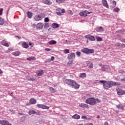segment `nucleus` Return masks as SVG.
<instances>
[{"instance_id":"21","label":"nucleus","mask_w":125,"mask_h":125,"mask_svg":"<svg viewBox=\"0 0 125 125\" xmlns=\"http://www.w3.org/2000/svg\"><path fill=\"white\" fill-rule=\"evenodd\" d=\"M29 103L31 104H36L37 103V100L34 98H31L29 101Z\"/></svg>"},{"instance_id":"16","label":"nucleus","mask_w":125,"mask_h":125,"mask_svg":"<svg viewBox=\"0 0 125 125\" xmlns=\"http://www.w3.org/2000/svg\"><path fill=\"white\" fill-rule=\"evenodd\" d=\"M102 2L103 5L106 8H109V5H108V3L107 2V0H102Z\"/></svg>"},{"instance_id":"12","label":"nucleus","mask_w":125,"mask_h":125,"mask_svg":"<svg viewBox=\"0 0 125 125\" xmlns=\"http://www.w3.org/2000/svg\"><path fill=\"white\" fill-rule=\"evenodd\" d=\"M79 107L83 108V109H89V106L88 105V104L83 103L80 104Z\"/></svg>"},{"instance_id":"22","label":"nucleus","mask_w":125,"mask_h":125,"mask_svg":"<svg viewBox=\"0 0 125 125\" xmlns=\"http://www.w3.org/2000/svg\"><path fill=\"white\" fill-rule=\"evenodd\" d=\"M22 47L23 48H28L29 47V44L26 42H23L22 44Z\"/></svg>"},{"instance_id":"18","label":"nucleus","mask_w":125,"mask_h":125,"mask_svg":"<svg viewBox=\"0 0 125 125\" xmlns=\"http://www.w3.org/2000/svg\"><path fill=\"white\" fill-rule=\"evenodd\" d=\"M1 44L2 45H3L4 46H6V47H9V44L8 43L6 42V41L3 40L1 42Z\"/></svg>"},{"instance_id":"43","label":"nucleus","mask_w":125,"mask_h":125,"mask_svg":"<svg viewBox=\"0 0 125 125\" xmlns=\"http://www.w3.org/2000/svg\"><path fill=\"white\" fill-rule=\"evenodd\" d=\"M112 2H113L114 7H116V6L117 5V2H116V1L113 0Z\"/></svg>"},{"instance_id":"64","label":"nucleus","mask_w":125,"mask_h":125,"mask_svg":"<svg viewBox=\"0 0 125 125\" xmlns=\"http://www.w3.org/2000/svg\"><path fill=\"white\" fill-rule=\"evenodd\" d=\"M32 44H33V43L32 42H29V45H32Z\"/></svg>"},{"instance_id":"57","label":"nucleus","mask_w":125,"mask_h":125,"mask_svg":"<svg viewBox=\"0 0 125 125\" xmlns=\"http://www.w3.org/2000/svg\"><path fill=\"white\" fill-rule=\"evenodd\" d=\"M45 50L46 51H50V49H49V48H45Z\"/></svg>"},{"instance_id":"44","label":"nucleus","mask_w":125,"mask_h":125,"mask_svg":"<svg viewBox=\"0 0 125 125\" xmlns=\"http://www.w3.org/2000/svg\"><path fill=\"white\" fill-rule=\"evenodd\" d=\"M73 64V61H69L67 62V65H72Z\"/></svg>"},{"instance_id":"41","label":"nucleus","mask_w":125,"mask_h":125,"mask_svg":"<svg viewBox=\"0 0 125 125\" xmlns=\"http://www.w3.org/2000/svg\"><path fill=\"white\" fill-rule=\"evenodd\" d=\"M51 62V60L50 59H47L45 61V63H50Z\"/></svg>"},{"instance_id":"32","label":"nucleus","mask_w":125,"mask_h":125,"mask_svg":"<svg viewBox=\"0 0 125 125\" xmlns=\"http://www.w3.org/2000/svg\"><path fill=\"white\" fill-rule=\"evenodd\" d=\"M28 114L29 115H34V114H36V111H35V110H29L28 111Z\"/></svg>"},{"instance_id":"42","label":"nucleus","mask_w":125,"mask_h":125,"mask_svg":"<svg viewBox=\"0 0 125 125\" xmlns=\"http://www.w3.org/2000/svg\"><path fill=\"white\" fill-rule=\"evenodd\" d=\"M96 103H100L101 102V101L99 99H95Z\"/></svg>"},{"instance_id":"60","label":"nucleus","mask_w":125,"mask_h":125,"mask_svg":"<svg viewBox=\"0 0 125 125\" xmlns=\"http://www.w3.org/2000/svg\"><path fill=\"white\" fill-rule=\"evenodd\" d=\"M86 120L87 121H90V120H91V119L90 118L86 117Z\"/></svg>"},{"instance_id":"47","label":"nucleus","mask_w":125,"mask_h":125,"mask_svg":"<svg viewBox=\"0 0 125 125\" xmlns=\"http://www.w3.org/2000/svg\"><path fill=\"white\" fill-rule=\"evenodd\" d=\"M76 55H77V56H81V52L77 51L76 52Z\"/></svg>"},{"instance_id":"33","label":"nucleus","mask_w":125,"mask_h":125,"mask_svg":"<svg viewBox=\"0 0 125 125\" xmlns=\"http://www.w3.org/2000/svg\"><path fill=\"white\" fill-rule=\"evenodd\" d=\"M65 2V0H56V2L58 3H63V2Z\"/></svg>"},{"instance_id":"34","label":"nucleus","mask_w":125,"mask_h":125,"mask_svg":"<svg viewBox=\"0 0 125 125\" xmlns=\"http://www.w3.org/2000/svg\"><path fill=\"white\" fill-rule=\"evenodd\" d=\"M49 89L51 90V91L52 92H53V93L56 92V90H55V89H54L53 87H50Z\"/></svg>"},{"instance_id":"62","label":"nucleus","mask_w":125,"mask_h":125,"mask_svg":"<svg viewBox=\"0 0 125 125\" xmlns=\"http://www.w3.org/2000/svg\"><path fill=\"white\" fill-rule=\"evenodd\" d=\"M120 32H123V33H125V29H122V30H121Z\"/></svg>"},{"instance_id":"28","label":"nucleus","mask_w":125,"mask_h":125,"mask_svg":"<svg viewBox=\"0 0 125 125\" xmlns=\"http://www.w3.org/2000/svg\"><path fill=\"white\" fill-rule=\"evenodd\" d=\"M80 77L82 78V79H84V78L86 77V74L85 73H80Z\"/></svg>"},{"instance_id":"49","label":"nucleus","mask_w":125,"mask_h":125,"mask_svg":"<svg viewBox=\"0 0 125 125\" xmlns=\"http://www.w3.org/2000/svg\"><path fill=\"white\" fill-rule=\"evenodd\" d=\"M29 81H31L32 82H35V81H36V79H35V78H30L29 79Z\"/></svg>"},{"instance_id":"26","label":"nucleus","mask_w":125,"mask_h":125,"mask_svg":"<svg viewBox=\"0 0 125 125\" xmlns=\"http://www.w3.org/2000/svg\"><path fill=\"white\" fill-rule=\"evenodd\" d=\"M59 27V25L57 23H54L52 24V28L54 29H56Z\"/></svg>"},{"instance_id":"20","label":"nucleus","mask_w":125,"mask_h":125,"mask_svg":"<svg viewBox=\"0 0 125 125\" xmlns=\"http://www.w3.org/2000/svg\"><path fill=\"white\" fill-rule=\"evenodd\" d=\"M97 32L99 33H102V32H104V28L101 26H100L99 28H96Z\"/></svg>"},{"instance_id":"53","label":"nucleus","mask_w":125,"mask_h":125,"mask_svg":"<svg viewBox=\"0 0 125 125\" xmlns=\"http://www.w3.org/2000/svg\"><path fill=\"white\" fill-rule=\"evenodd\" d=\"M106 82L105 81L101 80L100 81V83H103V85H104V83Z\"/></svg>"},{"instance_id":"50","label":"nucleus","mask_w":125,"mask_h":125,"mask_svg":"<svg viewBox=\"0 0 125 125\" xmlns=\"http://www.w3.org/2000/svg\"><path fill=\"white\" fill-rule=\"evenodd\" d=\"M54 59H55V58L53 56H52L51 58V61H54Z\"/></svg>"},{"instance_id":"31","label":"nucleus","mask_w":125,"mask_h":125,"mask_svg":"<svg viewBox=\"0 0 125 125\" xmlns=\"http://www.w3.org/2000/svg\"><path fill=\"white\" fill-rule=\"evenodd\" d=\"M57 42L54 40H51L49 42V44H56L57 43Z\"/></svg>"},{"instance_id":"46","label":"nucleus","mask_w":125,"mask_h":125,"mask_svg":"<svg viewBox=\"0 0 125 125\" xmlns=\"http://www.w3.org/2000/svg\"><path fill=\"white\" fill-rule=\"evenodd\" d=\"M44 22H49V19L48 18H45L44 19Z\"/></svg>"},{"instance_id":"19","label":"nucleus","mask_w":125,"mask_h":125,"mask_svg":"<svg viewBox=\"0 0 125 125\" xmlns=\"http://www.w3.org/2000/svg\"><path fill=\"white\" fill-rule=\"evenodd\" d=\"M116 46H119V47H122V48H124L125 47V44L124 43H121L120 42H116L115 43Z\"/></svg>"},{"instance_id":"56","label":"nucleus","mask_w":125,"mask_h":125,"mask_svg":"<svg viewBox=\"0 0 125 125\" xmlns=\"http://www.w3.org/2000/svg\"><path fill=\"white\" fill-rule=\"evenodd\" d=\"M104 125H109V123H108V122H105Z\"/></svg>"},{"instance_id":"8","label":"nucleus","mask_w":125,"mask_h":125,"mask_svg":"<svg viewBox=\"0 0 125 125\" xmlns=\"http://www.w3.org/2000/svg\"><path fill=\"white\" fill-rule=\"evenodd\" d=\"M37 106L41 109H46V110H48V109H49V106L43 104H37Z\"/></svg>"},{"instance_id":"25","label":"nucleus","mask_w":125,"mask_h":125,"mask_svg":"<svg viewBox=\"0 0 125 125\" xmlns=\"http://www.w3.org/2000/svg\"><path fill=\"white\" fill-rule=\"evenodd\" d=\"M27 15L28 17V18H29V19H31V18H32V17H33V13L28 11L27 13Z\"/></svg>"},{"instance_id":"35","label":"nucleus","mask_w":125,"mask_h":125,"mask_svg":"<svg viewBox=\"0 0 125 125\" xmlns=\"http://www.w3.org/2000/svg\"><path fill=\"white\" fill-rule=\"evenodd\" d=\"M113 11L114 12H119L120 11V8H118V7H116L113 9Z\"/></svg>"},{"instance_id":"13","label":"nucleus","mask_w":125,"mask_h":125,"mask_svg":"<svg viewBox=\"0 0 125 125\" xmlns=\"http://www.w3.org/2000/svg\"><path fill=\"white\" fill-rule=\"evenodd\" d=\"M37 30H42L43 28V23L40 22L38 23L36 25Z\"/></svg>"},{"instance_id":"30","label":"nucleus","mask_w":125,"mask_h":125,"mask_svg":"<svg viewBox=\"0 0 125 125\" xmlns=\"http://www.w3.org/2000/svg\"><path fill=\"white\" fill-rule=\"evenodd\" d=\"M96 38L97 42H102L103 41V39L99 36H96Z\"/></svg>"},{"instance_id":"15","label":"nucleus","mask_w":125,"mask_h":125,"mask_svg":"<svg viewBox=\"0 0 125 125\" xmlns=\"http://www.w3.org/2000/svg\"><path fill=\"white\" fill-rule=\"evenodd\" d=\"M43 18L42 16L41 15L36 16L34 17L35 21H40V20H42Z\"/></svg>"},{"instance_id":"58","label":"nucleus","mask_w":125,"mask_h":125,"mask_svg":"<svg viewBox=\"0 0 125 125\" xmlns=\"http://www.w3.org/2000/svg\"><path fill=\"white\" fill-rule=\"evenodd\" d=\"M2 71L1 70V69H0V76H1L2 75Z\"/></svg>"},{"instance_id":"29","label":"nucleus","mask_w":125,"mask_h":125,"mask_svg":"<svg viewBox=\"0 0 125 125\" xmlns=\"http://www.w3.org/2000/svg\"><path fill=\"white\" fill-rule=\"evenodd\" d=\"M36 58H35V57H31L29 58H27L26 59V60H28V61H32V60H36Z\"/></svg>"},{"instance_id":"55","label":"nucleus","mask_w":125,"mask_h":125,"mask_svg":"<svg viewBox=\"0 0 125 125\" xmlns=\"http://www.w3.org/2000/svg\"><path fill=\"white\" fill-rule=\"evenodd\" d=\"M3 10H2V9L0 10V15H2V11Z\"/></svg>"},{"instance_id":"52","label":"nucleus","mask_w":125,"mask_h":125,"mask_svg":"<svg viewBox=\"0 0 125 125\" xmlns=\"http://www.w3.org/2000/svg\"><path fill=\"white\" fill-rule=\"evenodd\" d=\"M81 118L83 120H86V116H82Z\"/></svg>"},{"instance_id":"63","label":"nucleus","mask_w":125,"mask_h":125,"mask_svg":"<svg viewBox=\"0 0 125 125\" xmlns=\"http://www.w3.org/2000/svg\"><path fill=\"white\" fill-rule=\"evenodd\" d=\"M29 105H31V104L28 103L26 104V106H29Z\"/></svg>"},{"instance_id":"4","label":"nucleus","mask_w":125,"mask_h":125,"mask_svg":"<svg viewBox=\"0 0 125 125\" xmlns=\"http://www.w3.org/2000/svg\"><path fill=\"white\" fill-rule=\"evenodd\" d=\"M56 11V14L57 15H59L60 16L62 15V13H65V10L64 9L61 10V8H57Z\"/></svg>"},{"instance_id":"2","label":"nucleus","mask_w":125,"mask_h":125,"mask_svg":"<svg viewBox=\"0 0 125 125\" xmlns=\"http://www.w3.org/2000/svg\"><path fill=\"white\" fill-rule=\"evenodd\" d=\"M85 103L86 104H89L91 106H94L96 104V101H95V98H89L85 100Z\"/></svg>"},{"instance_id":"36","label":"nucleus","mask_w":125,"mask_h":125,"mask_svg":"<svg viewBox=\"0 0 125 125\" xmlns=\"http://www.w3.org/2000/svg\"><path fill=\"white\" fill-rule=\"evenodd\" d=\"M110 68V66L109 65H105L102 68L103 71H105V69H109Z\"/></svg>"},{"instance_id":"10","label":"nucleus","mask_w":125,"mask_h":125,"mask_svg":"<svg viewBox=\"0 0 125 125\" xmlns=\"http://www.w3.org/2000/svg\"><path fill=\"white\" fill-rule=\"evenodd\" d=\"M86 64L87 67L89 68V69H93V63H92L90 61H87L86 62Z\"/></svg>"},{"instance_id":"11","label":"nucleus","mask_w":125,"mask_h":125,"mask_svg":"<svg viewBox=\"0 0 125 125\" xmlns=\"http://www.w3.org/2000/svg\"><path fill=\"white\" fill-rule=\"evenodd\" d=\"M72 86L73 88H75V89H78L79 87H80V84L79 83H77V82L73 81V83L72 85H71Z\"/></svg>"},{"instance_id":"37","label":"nucleus","mask_w":125,"mask_h":125,"mask_svg":"<svg viewBox=\"0 0 125 125\" xmlns=\"http://www.w3.org/2000/svg\"><path fill=\"white\" fill-rule=\"evenodd\" d=\"M63 52H64V53H65V54L70 53V50H69L68 49H66L63 51Z\"/></svg>"},{"instance_id":"39","label":"nucleus","mask_w":125,"mask_h":125,"mask_svg":"<svg viewBox=\"0 0 125 125\" xmlns=\"http://www.w3.org/2000/svg\"><path fill=\"white\" fill-rule=\"evenodd\" d=\"M3 19L1 17H0V25H3Z\"/></svg>"},{"instance_id":"54","label":"nucleus","mask_w":125,"mask_h":125,"mask_svg":"<svg viewBox=\"0 0 125 125\" xmlns=\"http://www.w3.org/2000/svg\"><path fill=\"white\" fill-rule=\"evenodd\" d=\"M84 125H93V124L89 123H86L84 124Z\"/></svg>"},{"instance_id":"3","label":"nucleus","mask_w":125,"mask_h":125,"mask_svg":"<svg viewBox=\"0 0 125 125\" xmlns=\"http://www.w3.org/2000/svg\"><path fill=\"white\" fill-rule=\"evenodd\" d=\"M82 52L85 54H90V53H94V49H88L87 48H83L81 50Z\"/></svg>"},{"instance_id":"61","label":"nucleus","mask_w":125,"mask_h":125,"mask_svg":"<svg viewBox=\"0 0 125 125\" xmlns=\"http://www.w3.org/2000/svg\"><path fill=\"white\" fill-rule=\"evenodd\" d=\"M121 81L122 82H125V77H124L123 79H121Z\"/></svg>"},{"instance_id":"38","label":"nucleus","mask_w":125,"mask_h":125,"mask_svg":"<svg viewBox=\"0 0 125 125\" xmlns=\"http://www.w3.org/2000/svg\"><path fill=\"white\" fill-rule=\"evenodd\" d=\"M116 106L117 107V108H118V109H122V110L124 109V106H123L122 105L118 104L116 105Z\"/></svg>"},{"instance_id":"6","label":"nucleus","mask_w":125,"mask_h":125,"mask_svg":"<svg viewBox=\"0 0 125 125\" xmlns=\"http://www.w3.org/2000/svg\"><path fill=\"white\" fill-rule=\"evenodd\" d=\"M116 91L118 95H125V91L119 88H116Z\"/></svg>"},{"instance_id":"14","label":"nucleus","mask_w":125,"mask_h":125,"mask_svg":"<svg viewBox=\"0 0 125 125\" xmlns=\"http://www.w3.org/2000/svg\"><path fill=\"white\" fill-rule=\"evenodd\" d=\"M76 57V54L75 53L69 54L67 56V59H74Z\"/></svg>"},{"instance_id":"23","label":"nucleus","mask_w":125,"mask_h":125,"mask_svg":"<svg viewBox=\"0 0 125 125\" xmlns=\"http://www.w3.org/2000/svg\"><path fill=\"white\" fill-rule=\"evenodd\" d=\"M80 118L81 116L78 114H75L72 116V118L75 119V120H79V119H80Z\"/></svg>"},{"instance_id":"5","label":"nucleus","mask_w":125,"mask_h":125,"mask_svg":"<svg viewBox=\"0 0 125 125\" xmlns=\"http://www.w3.org/2000/svg\"><path fill=\"white\" fill-rule=\"evenodd\" d=\"M90 13H92V12H88L86 10L82 11L79 13V15L80 16L84 17H86L87 16V14H90Z\"/></svg>"},{"instance_id":"48","label":"nucleus","mask_w":125,"mask_h":125,"mask_svg":"<svg viewBox=\"0 0 125 125\" xmlns=\"http://www.w3.org/2000/svg\"><path fill=\"white\" fill-rule=\"evenodd\" d=\"M120 40L122 42H125V39L120 38Z\"/></svg>"},{"instance_id":"40","label":"nucleus","mask_w":125,"mask_h":125,"mask_svg":"<svg viewBox=\"0 0 125 125\" xmlns=\"http://www.w3.org/2000/svg\"><path fill=\"white\" fill-rule=\"evenodd\" d=\"M49 23H45L44 28H45V29H47V28H49Z\"/></svg>"},{"instance_id":"59","label":"nucleus","mask_w":125,"mask_h":125,"mask_svg":"<svg viewBox=\"0 0 125 125\" xmlns=\"http://www.w3.org/2000/svg\"><path fill=\"white\" fill-rule=\"evenodd\" d=\"M36 23H33V24H32V27H33V28H36Z\"/></svg>"},{"instance_id":"9","label":"nucleus","mask_w":125,"mask_h":125,"mask_svg":"<svg viewBox=\"0 0 125 125\" xmlns=\"http://www.w3.org/2000/svg\"><path fill=\"white\" fill-rule=\"evenodd\" d=\"M74 80L71 79H65L64 80V83H65L66 84H68L69 85H71L72 86L74 83Z\"/></svg>"},{"instance_id":"27","label":"nucleus","mask_w":125,"mask_h":125,"mask_svg":"<svg viewBox=\"0 0 125 125\" xmlns=\"http://www.w3.org/2000/svg\"><path fill=\"white\" fill-rule=\"evenodd\" d=\"M12 54L14 56H19V55H20L21 54V53L19 51H17V52H13Z\"/></svg>"},{"instance_id":"51","label":"nucleus","mask_w":125,"mask_h":125,"mask_svg":"<svg viewBox=\"0 0 125 125\" xmlns=\"http://www.w3.org/2000/svg\"><path fill=\"white\" fill-rule=\"evenodd\" d=\"M35 114H36V115H38V116H40L41 112L40 111L36 112Z\"/></svg>"},{"instance_id":"1","label":"nucleus","mask_w":125,"mask_h":125,"mask_svg":"<svg viewBox=\"0 0 125 125\" xmlns=\"http://www.w3.org/2000/svg\"><path fill=\"white\" fill-rule=\"evenodd\" d=\"M118 85V83L117 82L107 81H105V82L104 83L103 86L105 89H108L109 88H110V87L115 86V85Z\"/></svg>"},{"instance_id":"24","label":"nucleus","mask_w":125,"mask_h":125,"mask_svg":"<svg viewBox=\"0 0 125 125\" xmlns=\"http://www.w3.org/2000/svg\"><path fill=\"white\" fill-rule=\"evenodd\" d=\"M43 74V70H39L37 72V76H38V77H41V76H42Z\"/></svg>"},{"instance_id":"45","label":"nucleus","mask_w":125,"mask_h":125,"mask_svg":"<svg viewBox=\"0 0 125 125\" xmlns=\"http://www.w3.org/2000/svg\"><path fill=\"white\" fill-rule=\"evenodd\" d=\"M68 13L69 14H70V15H73V12L72 11V10H68Z\"/></svg>"},{"instance_id":"17","label":"nucleus","mask_w":125,"mask_h":125,"mask_svg":"<svg viewBox=\"0 0 125 125\" xmlns=\"http://www.w3.org/2000/svg\"><path fill=\"white\" fill-rule=\"evenodd\" d=\"M42 2L43 3H44V4H47L48 5L52 4V2L49 0H43Z\"/></svg>"},{"instance_id":"7","label":"nucleus","mask_w":125,"mask_h":125,"mask_svg":"<svg viewBox=\"0 0 125 125\" xmlns=\"http://www.w3.org/2000/svg\"><path fill=\"white\" fill-rule=\"evenodd\" d=\"M85 39H88L89 41L91 42H94L95 41V37L91 35L90 34L85 36Z\"/></svg>"}]
</instances>
